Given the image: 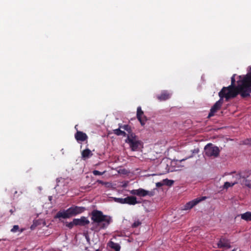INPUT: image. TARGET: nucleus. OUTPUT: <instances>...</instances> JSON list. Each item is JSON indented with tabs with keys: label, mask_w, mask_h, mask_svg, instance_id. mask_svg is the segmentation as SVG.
<instances>
[{
	"label": "nucleus",
	"mask_w": 251,
	"mask_h": 251,
	"mask_svg": "<svg viewBox=\"0 0 251 251\" xmlns=\"http://www.w3.org/2000/svg\"><path fill=\"white\" fill-rule=\"evenodd\" d=\"M239 80L237 81L236 87L229 86L224 87L219 93L220 99L223 100L225 98L228 100L235 97L240 94L242 97H246L251 93V67L249 73L245 76H239Z\"/></svg>",
	"instance_id": "obj_1"
},
{
	"label": "nucleus",
	"mask_w": 251,
	"mask_h": 251,
	"mask_svg": "<svg viewBox=\"0 0 251 251\" xmlns=\"http://www.w3.org/2000/svg\"><path fill=\"white\" fill-rule=\"evenodd\" d=\"M91 219L99 229L107 228L112 221L111 217L103 215L102 212L98 210L92 211Z\"/></svg>",
	"instance_id": "obj_2"
},
{
	"label": "nucleus",
	"mask_w": 251,
	"mask_h": 251,
	"mask_svg": "<svg viewBox=\"0 0 251 251\" xmlns=\"http://www.w3.org/2000/svg\"><path fill=\"white\" fill-rule=\"evenodd\" d=\"M126 142L129 144L132 151H137L142 147V142L139 140L137 136L132 133L128 135Z\"/></svg>",
	"instance_id": "obj_3"
},
{
	"label": "nucleus",
	"mask_w": 251,
	"mask_h": 251,
	"mask_svg": "<svg viewBox=\"0 0 251 251\" xmlns=\"http://www.w3.org/2000/svg\"><path fill=\"white\" fill-rule=\"evenodd\" d=\"M204 150L205 155L208 157H216L218 156L220 152L218 147L210 143L205 146Z\"/></svg>",
	"instance_id": "obj_4"
},
{
	"label": "nucleus",
	"mask_w": 251,
	"mask_h": 251,
	"mask_svg": "<svg viewBox=\"0 0 251 251\" xmlns=\"http://www.w3.org/2000/svg\"><path fill=\"white\" fill-rule=\"evenodd\" d=\"M130 194L140 197H145L147 195L152 196L154 195L153 192L147 191L142 188L132 190L130 191Z\"/></svg>",
	"instance_id": "obj_5"
},
{
	"label": "nucleus",
	"mask_w": 251,
	"mask_h": 251,
	"mask_svg": "<svg viewBox=\"0 0 251 251\" xmlns=\"http://www.w3.org/2000/svg\"><path fill=\"white\" fill-rule=\"evenodd\" d=\"M223 103V100L222 99L217 101L210 109V112L208 114V117L213 116L215 113L216 112L221 108Z\"/></svg>",
	"instance_id": "obj_6"
},
{
	"label": "nucleus",
	"mask_w": 251,
	"mask_h": 251,
	"mask_svg": "<svg viewBox=\"0 0 251 251\" xmlns=\"http://www.w3.org/2000/svg\"><path fill=\"white\" fill-rule=\"evenodd\" d=\"M205 197H202V198H197L195 200H193L188 202H187L184 206L183 208V210H187L188 209H190L199 202L201 201L202 200H204Z\"/></svg>",
	"instance_id": "obj_7"
},
{
	"label": "nucleus",
	"mask_w": 251,
	"mask_h": 251,
	"mask_svg": "<svg viewBox=\"0 0 251 251\" xmlns=\"http://www.w3.org/2000/svg\"><path fill=\"white\" fill-rule=\"evenodd\" d=\"M137 117L142 126H143L145 124V122L147 121V118L144 116V112L142 110L141 107L140 106L138 107L137 109Z\"/></svg>",
	"instance_id": "obj_8"
},
{
	"label": "nucleus",
	"mask_w": 251,
	"mask_h": 251,
	"mask_svg": "<svg viewBox=\"0 0 251 251\" xmlns=\"http://www.w3.org/2000/svg\"><path fill=\"white\" fill-rule=\"evenodd\" d=\"M71 217L72 216L69 208L66 210L59 211L55 216V218L63 219L69 218Z\"/></svg>",
	"instance_id": "obj_9"
},
{
	"label": "nucleus",
	"mask_w": 251,
	"mask_h": 251,
	"mask_svg": "<svg viewBox=\"0 0 251 251\" xmlns=\"http://www.w3.org/2000/svg\"><path fill=\"white\" fill-rule=\"evenodd\" d=\"M89 223V221L85 217H82L80 219H74V224H75V226H83L88 225Z\"/></svg>",
	"instance_id": "obj_10"
},
{
	"label": "nucleus",
	"mask_w": 251,
	"mask_h": 251,
	"mask_svg": "<svg viewBox=\"0 0 251 251\" xmlns=\"http://www.w3.org/2000/svg\"><path fill=\"white\" fill-rule=\"evenodd\" d=\"M244 173L241 172L238 174H233L231 175L232 180L233 183L236 182V184L240 183V180H242L243 177H244Z\"/></svg>",
	"instance_id": "obj_11"
},
{
	"label": "nucleus",
	"mask_w": 251,
	"mask_h": 251,
	"mask_svg": "<svg viewBox=\"0 0 251 251\" xmlns=\"http://www.w3.org/2000/svg\"><path fill=\"white\" fill-rule=\"evenodd\" d=\"M69 209L70 211L72 216L82 213L84 209L83 207L78 206H72Z\"/></svg>",
	"instance_id": "obj_12"
},
{
	"label": "nucleus",
	"mask_w": 251,
	"mask_h": 251,
	"mask_svg": "<svg viewBox=\"0 0 251 251\" xmlns=\"http://www.w3.org/2000/svg\"><path fill=\"white\" fill-rule=\"evenodd\" d=\"M243 176L244 177H243L242 180L240 181V183L242 185H245L250 188H251V180L247 179L249 175L244 173Z\"/></svg>",
	"instance_id": "obj_13"
},
{
	"label": "nucleus",
	"mask_w": 251,
	"mask_h": 251,
	"mask_svg": "<svg viewBox=\"0 0 251 251\" xmlns=\"http://www.w3.org/2000/svg\"><path fill=\"white\" fill-rule=\"evenodd\" d=\"M75 138L77 141H84L87 138V135L81 131H77L75 134Z\"/></svg>",
	"instance_id": "obj_14"
},
{
	"label": "nucleus",
	"mask_w": 251,
	"mask_h": 251,
	"mask_svg": "<svg viewBox=\"0 0 251 251\" xmlns=\"http://www.w3.org/2000/svg\"><path fill=\"white\" fill-rule=\"evenodd\" d=\"M171 96V94L164 91L160 95L157 96V98L160 101L165 100L169 99Z\"/></svg>",
	"instance_id": "obj_15"
},
{
	"label": "nucleus",
	"mask_w": 251,
	"mask_h": 251,
	"mask_svg": "<svg viewBox=\"0 0 251 251\" xmlns=\"http://www.w3.org/2000/svg\"><path fill=\"white\" fill-rule=\"evenodd\" d=\"M217 245L219 248L224 247L230 248V247L228 240L225 238L221 239L218 242Z\"/></svg>",
	"instance_id": "obj_16"
},
{
	"label": "nucleus",
	"mask_w": 251,
	"mask_h": 251,
	"mask_svg": "<svg viewBox=\"0 0 251 251\" xmlns=\"http://www.w3.org/2000/svg\"><path fill=\"white\" fill-rule=\"evenodd\" d=\"M93 155L91 151L89 149H85L81 152L82 158L86 159L90 157Z\"/></svg>",
	"instance_id": "obj_17"
},
{
	"label": "nucleus",
	"mask_w": 251,
	"mask_h": 251,
	"mask_svg": "<svg viewBox=\"0 0 251 251\" xmlns=\"http://www.w3.org/2000/svg\"><path fill=\"white\" fill-rule=\"evenodd\" d=\"M241 218L246 221H251V212L248 211L240 214Z\"/></svg>",
	"instance_id": "obj_18"
},
{
	"label": "nucleus",
	"mask_w": 251,
	"mask_h": 251,
	"mask_svg": "<svg viewBox=\"0 0 251 251\" xmlns=\"http://www.w3.org/2000/svg\"><path fill=\"white\" fill-rule=\"evenodd\" d=\"M109 247L115 250V251H120L121 247L118 243L110 241L108 243Z\"/></svg>",
	"instance_id": "obj_19"
},
{
	"label": "nucleus",
	"mask_w": 251,
	"mask_h": 251,
	"mask_svg": "<svg viewBox=\"0 0 251 251\" xmlns=\"http://www.w3.org/2000/svg\"><path fill=\"white\" fill-rule=\"evenodd\" d=\"M127 204L129 205H135L137 203H138L139 202L137 201V199L136 197L133 196H128L127 197Z\"/></svg>",
	"instance_id": "obj_20"
},
{
	"label": "nucleus",
	"mask_w": 251,
	"mask_h": 251,
	"mask_svg": "<svg viewBox=\"0 0 251 251\" xmlns=\"http://www.w3.org/2000/svg\"><path fill=\"white\" fill-rule=\"evenodd\" d=\"M236 184V182L233 183L231 181L230 182H226L224 185V188L228 189L229 187H232Z\"/></svg>",
	"instance_id": "obj_21"
},
{
	"label": "nucleus",
	"mask_w": 251,
	"mask_h": 251,
	"mask_svg": "<svg viewBox=\"0 0 251 251\" xmlns=\"http://www.w3.org/2000/svg\"><path fill=\"white\" fill-rule=\"evenodd\" d=\"M164 185L167 186H172L174 184V180H170L168 179H164L163 180Z\"/></svg>",
	"instance_id": "obj_22"
},
{
	"label": "nucleus",
	"mask_w": 251,
	"mask_h": 251,
	"mask_svg": "<svg viewBox=\"0 0 251 251\" xmlns=\"http://www.w3.org/2000/svg\"><path fill=\"white\" fill-rule=\"evenodd\" d=\"M141 224V222L139 220H136L132 225V227H137Z\"/></svg>",
	"instance_id": "obj_23"
},
{
	"label": "nucleus",
	"mask_w": 251,
	"mask_h": 251,
	"mask_svg": "<svg viewBox=\"0 0 251 251\" xmlns=\"http://www.w3.org/2000/svg\"><path fill=\"white\" fill-rule=\"evenodd\" d=\"M114 133L117 135H125L126 134V133L124 131L121 130L120 129H115L114 130Z\"/></svg>",
	"instance_id": "obj_24"
},
{
	"label": "nucleus",
	"mask_w": 251,
	"mask_h": 251,
	"mask_svg": "<svg viewBox=\"0 0 251 251\" xmlns=\"http://www.w3.org/2000/svg\"><path fill=\"white\" fill-rule=\"evenodd\" d=\"M106 172V171H104L102 172L97 170H94L93 171V174L95 176H100L103 175Z\"/></svg>",
	"instance_id": "obj_25"
},
{
	"label": "nucleus",
	"mask_w": 251,
	"mask_h": 251,
	"mask_svg": "<svg viewBox=\"0 0 251 251\" xmlns=\"http://www.w3.org/2000/svg\"><path fill=\"white\" fill-rule=\"evenodd\" d=\"M113 199L115 202L123 204V198H113Z\"/></svg>",
	"instance_id": "obj_26"
},
{
	"label": "nucleus",
	"mask_w": 251,
	"mask_h": 251,
	"mask_svg": "<svg viewBox=\"0 0 251 251\" xmlns=\"http://www.w3.org/2000/svg\"><path fill=\"white\" fill-rule=\"evenodd\" d=\"M66 226L69 228H73V227L75 226V224H74V220L72 222L67 223Z\"/></svg>",
	"instance_id": "obj_27"
},
{
	"label": "nucleus",
	"mask_w": 251,
	"mask_h": 251,
	"mask_svg": "<svg viewBox=\"0 0 251 251\" xmlns=\"http://www.w3.org/2000/svg\"><path fill=\"white\" fill-rule=\"evenodd\" d=\"M19 226L18 225H15L13 228L11 229V231L12 232H16L19 230Z\"/></svg>",
	"instance_id": "obj_28"
},
{
	"label": "nucleus",
	"mask_w": 251,
	"mask_h": 251,
	"mask_svg": "<svg viewBox=\"0 0 251 251\" xmlns=\"http://www.w3.org/2000/svg\"><path fill=\"white\" fill-rule=\"evenodd\" d=\"M122 128L128 132L130 131V127L128 125H124L122 126Z\"/></svg>",
	"instance_id": "obj_29"
},
{
	"label": "nucleus",
	"mask_w": 251,
	"mask_h": 251,
	"mask_svg": "<svg viewBox=\"0 0 251 251\" xmlns=\"http://www.w3.org/2000/svg\"><path fill=\"white\" fill-rule=\"evenodd\" d=\"M97 182H98L100 184H101L102 185H107L109 184L108 182H103L102 180H98L97 181Z\"/></svg>",
	"instance_id": "obj_30"
},
{
	"label": "nucleus",
	"mask_w": 251,
	"mask_h": 251,
	"mask_svg": "<svg viewBox=\"0 0 251 251\" xmlns=\"http://www.w3.org/2000/svg\"><path fill=\"white\" fill-rule=\"evenodd\" d=\"M164 185L163 181L158 182L156 183V187H159Z\"/></svg>",
	"instance_id": "obj_31"
},
{
	"label": "nucleus",
	"mask_w": 251,
	"mask_h": 251,
	"mask_svg": "<svg viewBox=\"0 0 251 251\" xmlns=\"http://www.w3.org/2000/svg\"><path fill=\"white\" fill-rule=\"evenodd\" d=\"M235 75H234L231 77V85H230L231 86H233V85L234 84L235 81L234 78Z\"/></svg>",
	"instance_id": "obj_32"
},
{
	"label": "nucleus",
	"mask_w": 251,
	"mask_h": 251,
	"mask_svg": "<svg viewBox=\"0 0 251 251\" xmlns=\"http://www.w3.org/2000/svg\"><path fill=\"white\" fill-rule=\"evenodd\" d=\"M127 197L125 198H123V204H127Z\"/></svg>",
	"instance_id": "obj_33"
},
{
	"label": "nucleus",
	"mask_w": 251,
	"mask_h": 251,
	"mask_svg": "<svg viewBox=\"0 0 251 251\" xmlns=\"http://www.w3.org/2000/svg\"><path fill=\"white\" fill-rule=\"evenodd\" d=\"M49 200H50V201L51 200V196L49 197Z\"/></svg>",
	"instance_id": "obj_34"
},
{
	"label": "nucleus",
	"mask_w": 251,
	"mask_h": 251,
	"mask_svg": "<svg viewBox=\"0 0 251 251\" xmlns=\"http://www.w3.org/2000/svg\"><path fill=\"white\" fill-rule=\"evenodd\" d=\"M185 159H182V160H181L180 161H182L183 160H184Z\"/></svg>",
	"instance_id": "obj_35"
}]
</instances>
